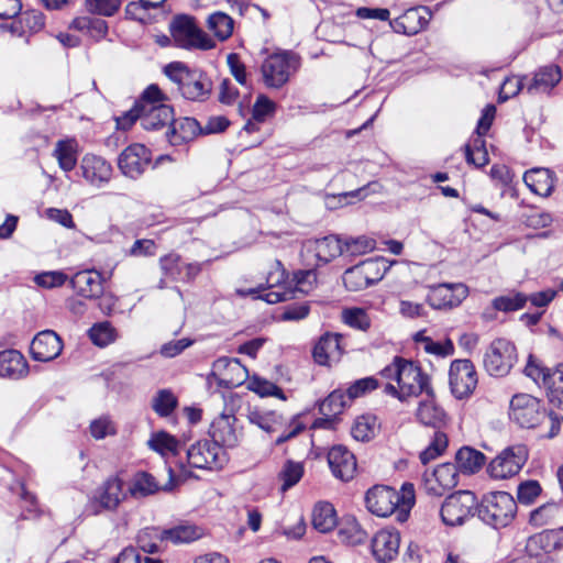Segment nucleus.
I'll list each match as a JSON object with an SVG mask.
<instances>
[{
    "label": "nucleus",
    "mask_w": 563,
    "mask_h": 563,
    "mask_svg": "<svg viewBox=\"0 0 563 563\" xmlns=\"http://www.w3.org/2000/svg\"><path fill=\"white\" fill-rule=\"evenodd\" d=\"M163 73L177 86L178 92L186 100L205 102L212 93L211 78L203 70L190 68L184 62L168 63Z\"/></svg>",
    "instance_id": "nucleus-1"
},
{
    "label": "nucleus",
    "mask_w": 563,
    "mask_h": 563,
    "mask_svg": "<svg viewBox=\"0 0 563 563\" xmlns=\"http://www.w3.org/2000/svg\"><path fill=\"white\" fill-rule=\"evenodd\" d=\"M510 419L521 428L536 429L548 422L550 430L545 434L552 439L560 432V421L548 411L544 404L536 396L521 393L512 396L510 400Z\"/></svg>",
    "instance_id": "nucleus-2"
},
{
    "label": "nucleus",
    "mask_w": 563,
    "mask_h": 563,
    "mask_svg": "<svg viewBox=\"0 0 563 563\" xmlns=\"http://www.w3.org/2000/svg\"><path fill=\"white\" fill-rule=\"evenodd\" d=\"M231 390L228 389V393L222 394L221 397L225 404L224 411L212 421L209 431L212 441L222 449L238 446L243 437L242 427L238 424V419L234 416V411L241 408L242 397L232 394Z\"/></svg>",
    "instance_id": "nucleus-3"
},
{
    "label": "nucleus",
    "mask_w": 563,
    "mask_h": 563,
    "mask_svg": "<svg viewBox=\"0 0 563 563\" xmlns=\"http://www.w3.org/2000/svg\"><path fill=\"white\" fill-rule=\"evenodd\" d=\"M413 503L415 489L410 483L402 485L401 494L393 487L375 485L365 495L366 508L378 517L393 515L400 504L404 507L410 508Z\"/></svg>",
    "instance_id": "nucleus-4"
},
{
    "label": "nucleus",
    "mask_w": 563,
    "mask_h": 563,
    "mask_svg": "<svg viewBox=\"0 0 563 563\" xmlns=\"http://www.w3.org/2000/svg\"><path fill=\"white\" fill-rule=\"evenodd\" d=\"M301 57L290 49H277L262 63L261 73L267 88L280 89L299 70Z\"/></svg>",
    "instance_id": "nucleus-5"
},
{
    "label": "nucleus",
    "mask_w": 563,
    "mask_h": 563,
    "mask_svg": "<svg viewBox=\"0 0 563 563\" xmlns=\"http://www.w3.org/2000/svg\"><path fill=\"white\" fill-rule=\"evenodd\" d=\"M385 393L400 402H409L412 398L422 397L417 409L418 420L435 430L442 429L446 422L445 411L438 406L433 389H384Z\"/></svg>",
    "instance_id": "nucleus-6"
},
{
    "label": "nucleus",
    "mask_w": 563,
    "mask_h": 563,
    "mask_svg": "<svg viewBox=\"0 0 563 563\" xmlns=\"http://www.w3.org/2000/svg\"><path fill=\"white\" fill-rule=\"evenodd\" d=\"M170 34L179 48L209 51L216 46L214 41L197 26L195 18L187 14H177L173 19Z\"/></svg>",
    "instance_id": "nucleus-7"
},
{
    "label": "nucleus",
    "mask_w": 563,
    "mask_h": 563,
    "mask_svg": "<svg viewBox=\"0 0 563 563\" xmlns=\"http://www.w3.org/2000/svg\"><path fill=\"white\" fill-rule=\"evenodd\" d=\"M379 374L388 380L396 382L398 387H430V377L421 366L402 356H394L393 362L386 365ZM385 387L395 386L391 382H387Z\"/></svg>",
    "instance_id": "nucleus-8"
},
{
    "label": "nucleus",
    "mask_w": 563,
    "mask_h": 563,
    "mask_svg": "<svg viewBox=\"0 0 563 563\" xmlns=\"http://www.w3.org/2000/svg\"><path fill=\"white\" fill-rule=\"evenodd\" d=\"M275 264L276 268L266 276V284H261L256 288L239 289L238 294L242 297L253 296L271 305L292 299L294 290L284 287L287 279L286 271L279 261H276Z\"/></svg>",
    "instance_id": "nucleus-9"
},
{
    "label": "nucleus",
    "mask_w": 563,
    "mask_h": 563,
    "mask_svg": "<svg viewBox=\"0 0 563 563\" xmlns=\"http://www.w3.org/2000/svg\"><path fill=\"white\" fill-rule=\"evenodd\" d=\"M493 125V102L485 106L476 129L468 142L463 146L465 161L475 167H483L489 163V154L484 136Z\"/></svg>",
    "instance_id": "nucleus-10"
},
{
    "label": "nucleus",
    "mask_w": 563,
    "mask_h": 563,
    "mask_svg": "<svg viewBox=\"0 0 563 563\" xmlns=\"http://www.w3.org/2000/svg\"><path fill=\"white\" fill-rule=\"evenodd\" d=\"M476 496L470 490H457L449 495L440 509V516L446 526L462 525L476 506Z\"/></svg>",
    "instance_id": "nucleus-11"
},
{
    "label": "nucleus",
    "mask_w": 563,
    "mask_h": 563,
    "mask_svg": "<svg viewBox=\"0 0 563 563\" xmlns=\"http://www.w3.org/2000/svg\"><path fill=\"white\" fill-rule=\"evenodd\" d=\"M188 463L196 468L218 470L227 462V454L212 440H201L187 450Z\"/></svg>",
    "instance_id": "nucleus-12"
},
{
    "label": "nucleus",
    "mask_w": 563,
    "mask_h": 563,
    "mask_svg": "<svg viewBox=\"0 0 563 563\" xmlns=\"http://www.w3.org/2000/svg\"><path fill=\"white\" fill-rule=\"evenodd\" d=\"M124 497L123 481L118 476H111L96 489L89 501L88 510L93 515H98L104 510L113 511Z\"/></svg>",
    "instance_id": "nucleus-13"
},
{
    "label": "nucleus",
    "mask_w": 563,
    "mask_h": 563,
    "mask_svg": "<svg viewBox=\"0 0 563 563\" xmlns=\"http://www.w3.org/2000/svg\"><path fill=\"white\" fill-rule=\"evenodd\" d=\"M151 162V151L143 144L134 143L121 152L118 157V167L125 177L137 179Z\"/></svg>",
    "instance_id": "nucleus-14"
},
{
    "label": "nucleus",
    "mask_w": 563,
    "mask_h": 563,
    "mask_svg": "<svg viewBox=\"0 0 563 563\" xmlns=\"http://www.w3.org/2000/svg\"><path fill=\"white\" fill-rule=\"evenodd\" d=\"M211 262L212 260L183 263L179 255L168 254L161 258L159 264L165 276L175 280L190 283L201 273L202 268Z\"/></svg>",
    "instance_id": "nucleus-15"
},
{
    "label": "nucleus",
    "mask_w": 563,
    "mask_h": 563,
    "mask_svg": "<svg viewBox=\"0 0 563 563\" xmlns=\"http://www.w3.org/2000/svg\"><path fill=\"white\" fill-rule=\"evenodd\" d=\"M62 338L54 330L40 331L30 344V354L34 361L51 362L58 357L63 351Z\"/></svg>",
    "instance_id": "nucleus-16"
},
{
    "label": "nucleus",
    "mask_w": 563,
    "mask_h": 563,
    "mask_svg": "<svg viewBox=\"0 0 563 563\" xmlns=\"http://www.w3.org/2000/svg\"><path fill=\"white\" fill-rule=\"evenodd\" d=\"M467 296V287L464 284L443 283L430 288L427 297L428 303L437 310L459 306Z\"/></svg>",
    "instance_id": "nucleus-17"
},
{
    "label": "nucleus",
    "mask_w": 563,
    "mask_h": 563,
    "mask_svg": "<svg viewBox=\"0 0 563 563\" xmlns=\"http://www.w3.org/2000/svg\"><path fill=\"white\" fill-rule=\"evenodd\" d=\"M460 471L454 463L438 465L431 477H426L424 488L429 495L443 496L446 490L453 489L459 484Z\"/></svg>",
    "instance_id": "nucleus-18"
},
{
    "label": "nucleus",
    "mask_w": 563,
    "mask_h": 563,
    "mask_svg": "<svg viewBox=\"0 0 563 563\" xmlns=\"http://www.w3.org/2000/svg\"><path fill=\"white\" fill-rule=\"evenodd\" d=\"M527 459L528 451L522 444L505 449L495 457V479L515 476L519 473Z\"/></svg>",
    "instance_id": "nucleus-19"
},
{
    "label": "nucleus",
    "mask_w": 563,
    "mask_h": 563,
    "mask_svg": "<svg viewBox=\"0 0 563 563\" xmlns=\"http://www.w3.org/2000/svg\"><path fill=\"white\" fill-rule=\"evenodd\" d=\"M342 334L327 332L312 347V357L318 365L331 366L341 360L344 351L341 345Z\"/></svg>",
    "instance_id": "nucleus-20"
},
{
    "label": "nucleus",
    "mask_w": 563,
    "mask_h": 563,
    "mask_svg": "<svg viewBox=\"0 0 563 563\" xmlns=\"http://www.w3.org/2000/svg\"><path fill=\"white\" fill-rule=\"evenodd\" d=\"M82 177L91 185L101 187L111 179L113 168L103 157L86 154L80 164Z\"/></svg>",
    "instance_id": "nucleus-21"
},
{
    "label": "nucleus",
    "mask_w": 563,
    "mask_h": 563,
    "mask_svg": "<svg viewBox=\"0 0 563 563\" xmlns=\"http://www.w3.org/2000/svg\"><path fill=\"white\" fill-rule=\"evenodd\" d=\"M330 470L336 478L347 482L356 471V460L352 452L343 445H334L328 453Z\"/></svg>",
    "instance_id": "nucleus-22"
},
{
    "label": "nucleus",
    "mask_w": 563,
    "mask_h": 563,
    "mask_svg": "<svg viewBox=\"0 0 563 563\" xmlns=\"http://www.w3.org/2000/svg\"><path fill=\"white\" fill-rule=\"evenodd\" d=\"M368 389H333L327 398L319 404V411L325 417H336L346 406L365 395Z\"/></svg>",
    "instance_id": "nucleus-23"
},
{
    "label": "nucleus",
    "mask_w": 563,
    "mask_h": 563,
    "mask_svg": "<svg viewBox=\"0 0 563 563\" xmlns=\"http://www.w3.org/2000/svg\"><path fill=\"white\" fill-rule=\"evenodd\" d=\"M399 545L398 531L380 530L372 539V553L379 563L390 562L398 555Z\"/></svg>",
    "instance_id": "nucleus-24"
},
{
    "label": "nucleus",
    "mask_w": 563,
    "mask_h": 563,
    "mask_svg": "<svg viewBox=\"0 0 563 563\" xmlns=\"http://www.w3.org/2000/svg\"><path fill=\"white\" fill-rule=\"evenodd\" d=\"M525 373L537 385L542 383L545 387H554L556 384H563V363L558 364L554 368H550L530 355Z\"/></svg>",
    "instance_id": "nucleus-25"
},
{
    "label": "nucleus",
    "mask_w": 563,
    "mask_h": 563,
    "mask_svg": "<svg viewBox=\"0 0 563 563\" xmlns=\"http://www.w3.org/2000/svg\"><path fill=\"white\" fill-rule=\"evenodd\" d=\"M308 250L314 252L318 263L328 264L338 256L343 255V240L338 234H328L322 238L309 240Z\"/></svg>",
    "instance_id": "nucleus-26"
},
{
    "label": "nucleus",
    "mask_w": 563,
    "mask_h": 563,
    "mask_svg": "<svg viewBox=\"0 0 563 563\" xmlns=\"http://www.w3.org/2000/svg\"><path fill=\"white\" fill-rule=\"evenodd\" d=\"M103 277L97 271H81L70 279L77 294L87 299L100 298L103 294Z\"/></svg>",
    "instance_id": "nucleus-27"
},
{
    "label": "nucleus",
    "mask_w": 563,
    "mask_h": 563,
    "mask_svg": "<svg viewBox=\"0 0 563 563\" xmlns=\"http://www.w3.org/2000/svg\"><path fill=\"white\" fill-rule=\"evenodd\" d=\"M201 131L197 119L190 117L175 119L173 117L170 126L166 131V137L172 145L177 146L194 140L201 134Z\"/></svg>",
    "instance_id": "nucleus-28"
},
{
    "label": "nucleus",
    "mask_w": 563,
    "mask_h": 563,
    "mask_svg": "<svg viewBox=\"0 0 563 563\" xmlns=\"http://www.w3.org/2000/svg\"><path fill=\"white\" fill-rule=\"evenodd\" d=\"M523 181L532 192L548 197L554 189L556 177L549 168L534 167L523 174Z\"/></svg>",
    "instance_id": "nucleus-29"
},
{
    "label": "nucleus",
    "mask_w": 563,
    "mask_h": 563,
    "mask_svg": "<svg viewBox=\"0 0 563 563\" xmlns=\"http://www.w3.org/2000/svg\"><path fill=\"white\" fill-rule=\"evenodd\" d=\"M29 372V365L21 352L18 350H4L0 352V377L19 379Z\"/></svg>",
    "instance_id": "nucleus-30"
},
{
    "label": "nucleus",
    "mask_w": 563,
    "mask_h": 563,
    "mask_svg": "<svg viewBox=\"0 0 563 563\" xmlns=\"http://www.w3.org/2000/svg\"><path fill=\"white\" fill-rule=\"evenodd\" d=\"M173 117L174 109L169 104H145V109H142L141 125L144 130L157 131L166 125L170 126Z\"/></svg>",
    "instance_id": "nucleus-31"
},
{
    "label": "nucleus",
    "mask_w": 563,
    "mask_h": 563,
    "mask_svg": "<svg viewBox=\"0 0 563 563\" xmlns=\"http://www.w3.org/2000/svg\"><path fill=\"white\" fill-rule=\"evenodd\" d=\"M562 79V70L556 65L540 67L527 87L529 93H545L555 87Z\"/></svg>",
    "instance_id": "nucleus-32"
},
{
    "label": "nucleus",
    "mask_w": 563,
    "mask_h": 563,
    "mask_svg": "<svg viewBox=\"0 0 563 563\" xmlns=\"http://www.w3.org/2000/svg\"><path fill=\"white\" fill-rule=\"evenodd\" d=\"M477 383V373L470 360H455L451 363L449 371L450 387H476Z\"/></svg>",
    "instance_id": "nucleus-33"
},
{
    "label": "nucleus",
    "mask_w": 563,
    "mask_h": 563,
    "mask_svg": "<svg viewBox=\"0 0 563 563\" xmlns=\"http://www.w3.org/2000/svg\"><path fill=\"white\" fill-rule=\"evenodd\" d=\"M486 460L485 454L472 446H462L455 453V464L464 475L478 473L486 464Z\"/></svg>",
    "instance_id": "nucleus-34"
},
{
    "label": "nucleus",
    "mask_w": 563,
    "mask_h": 563,
    "mask_svg": "<svg viewBox=\"0 0 563 563\" xmlns=\"http://www.w3.org/2000/svg\"><path fill=\"white\" fill-rule=\"evenodd\" d=\"M170 490L172 483L161 487L156 478L145 472H136L131 481L129 492L135 498H143L156 494L158 490Z\"/></svg>",
    "instance_id": "nucleus-35"
},
{
    "label": "nucleus",
    "mask_w": 563,
    "mask_h": 563,
    "mask_svg": "<svg viewBox=\"0 0 563 563\" xmlns=\"http://www.w3.org/2000/svg\"><path fill=\"white\" fill-rule=\"evenodd\" d=\"M517 361L515 345L506 340L495 341V376H504L509 373Z\"/></svg>",
    "instance_id": "nucleus-36"
},
{
    "label": "nucleus",
    "mask_w": 563,
    "mask_h": 563,
    "mask_svg": "<svg viewBox=\"0 0 563 563\" xmlns=\"http://www.w3.org/2000/svg\"><path fill=\"white\" fill-rule=\"evenodd\" d=\"M517 514V503L511 494L495 490V528L507 527Z\"/></svg>",
    "instance_id": "nucleus-37"
},
{
    "label": "nucleus",
    "mask_w": 563,
    "mask_h": 563,
    "mask_svg": "<svg viewBox=\"0 0 563 563\" xmlns=\"http://www.w3.org/2000/svg\"><path fill=\"white\" fill-rule=\"evenodd\" d=\"M338 525L336 512L330 503H318L312 510V526L321 533L331 531Z\"/></svg>",
    "instance_id": "nucleus-38"
},
{
    "label": "nucleus",
    "mask_w": 563,
    "mask_h": 563,
    "mask_svg": "<svg viewBox=\"0 0 563 563\" xmlns=\"http://www.w3.org/2000/svg\"><path fill=\"white\" fill-rule=\"evenodd\" d=\"M338 536L342 542L351 545L361 544L367 538L366 531L362 529L357 520L352 516L343 518L339 525Z\"/></svg>",
    "instance_id": "nucleus-39"
},
{
    "label": "nucleus",
    "mask_w": 563,
    "mask_h": 563,
    "mask_svg": "<svg viewBox=\"0 0 563 563\" xmlns=\"http://www.w3.org/2000/svg\"><path fill=\"white\" fill-rule=\"evenodd\" d=\"M70 26L77 31L86 32L97 41L103 38L108 33L107 21L96 16H78L73 20Z\"/></svg>",
    "instance_id": "nucleus-40"
},
{
    "label": "nucleus",
    "mask_w": 563,
    "mask_h": 563,
    "mask_svg": "<svg viewBox=\"0 0 563 563\" xmlns=\"http://www.w3.org/2000/svg\"><path fill=\"white\" fill-rule=\"evenodd\" d=\"M165 541L163 529L146 527L136 537L137 547L144 553L154 554L161 551V543Z\"/></svg>",
    "instance_id": "nucleus-41"
},
{
    "label": "nucleus",
    "mask_w": 563,
    "mask_h": 563,
    "mask_svg": "<svg viewBox=\"0 0 563 563\" xmlns=\"http://www.w3.org/2000/svg\"><path fill=\"white\" fill-rule=\"evenodd\" d=\"M207 24L208 29L213 32L214 36L220 41L228 40L233 33L234 21L229 14L222 11L210 14Z\"/></svg>",
    "instance_id": "nucleus-42"
},
{
    "label": "nucleus",
    "mask_w": 563,
    "mask_h": 563,
    "mask_svg": "<svg viewBox=\"0 0 563 563\" xmlns=\"http://www.w3.org/2000/svg\"><path fill=\"white\" fill-rule=\"evenodd\" d=\"M360 265L369 287L380 282L390 268V263L384 257L368 258Z\"/></svg>",
    "instance_id": "nucleus-43"
},
{
    "label": "nucleus",
    "mask_w": 563,
    "mask_h": 563,
    "mask_svg": "<svg viewBox=\"0 0 563 563\" xmlns=\"http://www.w3.org/2000/svg\"><path fill=\"white\" fill-rule=\"evenodd\" d=\"M148 446L159 453L162 456L167 454L177 455L179 450V442L169 433L159 431L153 433L147 441Z\"/></svg>",
    "instance_id": "nucleus-44"
},
{
    "label": "nucleus",
    "mask_w": 563,
    "mask_h": 563,
    "mask_svg": "<svg viewBox=\"0 0 563 563\" xmlns=\"http://www.w3.org/2000/svg\"><path fill=\"white\" fill-rule=\"evenodd\" d=\"M165 541L174 544L189 543L200 537L199 529L192 525H178L169 529H163Z\"/></svg>",
    "instance_id": "nucleus-45"
},
{
    "label": "nucleus",
    "mask_w": 563,
    "mask_h": 563,
    "mask_svg": "<svg viewBox=\"0 0 563 563\" xmlns=\"http://www.w3.org/2000/svg\"><path fill=\"white\" fill-rule=\"evenodd\" d=\"M247 419L252 424L257 426L268 434L276 433L282 427V423L274 411L262 412L256 408L249 409Z\"/></svg>",
    "instance_id": "nucleus-46"
},
{
    "label": "nucleus",
    "mask_w": 563,
    "mask_h": 563,
    "mask_svg": "<svg viewBox=\"0 0 563 563\" xmlns=\"http://www.w3.org/2000/svg\"><path fill=\"white\" fill-rule=\"evenodd\" d=\"M88 336L95 345L104 347L115 341L117 330L108 321L98 322L89 329Z\"/></svg>",
    "instance_id": "nucleus-47"
},
{
    "label": "nucleus",
    "mask_w": 563,
    "mask_h": 563,
    "mask_svg": "<svg viewBox=\"0 0 563 563\" xmlns=\"http://www.w3.org/2000/svg\"><path fill=\"white\" fill-rule=\"evenodd\" d=\"M343 255L357 256L371 252L376 246V241L365 235L349 236L343 240Z\"/></svg>",
    "instance_id": "nucleus-48"
},
{
    "label": "nucleus",
    "mask_w": 563,
    "mask_h": 563,
    "mask_svg": "<svg viewBox=\"0 0 563 563\" xmlns=\"http://www.w3.org/2000/svg\"><path fill=\"white\" fill-rule=\"evenodd\" d=\"M448 435L441 429L435 430L430 444L420 453L421 463L428 464L440 456L448 448Z\"/></svg>",
    "instance_id": "nucleus-49"
},
{
    "label": "nucleus",
    "mask_w": 563,
    "mask_h": 563,
    "mask_svg": "<svg viewBox=\"0 0 563 563\" xmlns=\"http://www.w3.org/2000/svg\"><path fill=\"white\" fill-rule=\"evenodd\" d=\"M54 156L58 161L59 167L68 173L71 172L77 164V155L69 142L59 140L54 150Z\"/></svg>",
    "instance_id": "nucleus-50"
},
{
    "label": "nucleus",
    "mask_w": 563,
    "mask_h": 563,
    "mask_svg": "<svg viewBox=\"0 0 563 563\" xmlns=\"http://www.w3.org/2000/svg\"><path fill=\"white\" fill-rule=\"evenodd\" d=\"M528 302V295L511 291L495 298V310L511 312L522 309Z\"/></svg>",
    "instance_id": "nucleus-51"
},
{
    "label": "nucleus",
    "mask_w": 563,
    "mask_h": 563,
    "mask_svg": "<svg viewBox=\"0 0 563 563\" xmlns=\"http://www.w3.org/2000/svg\"><path fill=\"white\" fill-rule=\"evenodd\" d=\"M376 418L362 416L357 418L351 429L352 437L357 441H368L375 435Z\"/></svg>",
    "instance_id": "nucleus-52"
},
{
    "label": "nucleus",
    "mask_w": 563,
    "mask_h": 563,
    "mask_svg": "<svg viewBox=\"0 0 563 563\" xmlns=\"http://www.w3.org/2000/svg\"><path fill=\"white\" fill-rule=\"evenodd\" d=\"M559 510L558 503H545L530 512L529 523L537 528L545 526L555 517Z\"/></svg>",
    "instance_id": "nucleus-53"
},
{
    "label": "nucleus",
    "mask_w": 563,
    "mask_h": 563,
    "mask_svg": "<svg viewBox=\"0 0 563 563\" xmlns=\"http://www.w3.org/2000/svg\"><path fill=\"white\" fill-rule=\"evenodd\" d=\"M342 320L345 324L356 330L366 331L371 327V319L362 308H345L342 311Z\"/></svg>",
    "instance_id": "nucleus-54"
},
{
    "label": "nucleus",
    "mask_w": 563,
    "mask_h": 563,
    "mask_svg": "<svg viewBox=\"0 0 563 563\" xmlns=\"http://www.w3.org/2000/svg\"><path fill=\"white\" fill-rule=\"evenodd\" d=\"M342 278L349 291H360L369 287L360 263L345 269Z\"/></svg>",
    "instance_id": "nucleus-55"
},
{
    "label": "nucleus",
    "mask_w": 563,
    "mask_h": 563,
    "mask_svg": "<svg viewBox=\"0 0 563 563\" xmlns=\"http://www.w3.org/2000/svg\"><path fill=\"white\" fill-rule=\"evenodd\" d=\"M515 173L506 165L495 164V181L503 185L500 195L517 198V189L514 185Z\"/></svg>",
    "instance_id": "nucleus-56"
},
{
    "label": "nucleus",
    "mask_w": 563,
    "mask_h": 563,
    "mask_svg": "<svg viewBox=\"0 0 563 563\" xmlns=\"http://www.w3.org/2000/svg\"><path fill=\"white\" fill-rule=\"evenodd\" d=\"M177 406V398L168 389H161L153 398V409L161 417L169 416Z\"/></svg>",
    "instance_id": "nucleus-57"
},
{
    "label": "nucleus",
    "mask_w": 563,
    "mask_h": 563,
    "mask_svg": "<svg viewBox=\"0 0 563 563\" xmlns=\"http://www.w3.org/2000/svg\"><path fill=\"white\" fill-rule=\"evenodd\" d=\"M121 7V0H86L88 12L101 16L114 15Z\"/></svg>",
    "instance_id": "nucleus-58"
},
{
    "label": "nucleus",
    "mask_w": 563,
    "mask_h": 563,
    "mask_svg": "<svg viewBox=\"0 0 563 563\" xmlns=\"http://www.w3.org/2000/svg\"><path fill=\"white\" fill-rule=\"evenodd\" d=\"M303 474V467L300 463L287 461L282 472L279 473L280 479L284 482L282 489L287 490L288 488L296 485Z\"/></svg>",
    "instance_id": "nucleus-59"
},
{
    "label": "nucleus",
    "mask_w": 563,
    "mask_h": 563,
    "mask_svg": "<svg viewBox=\"0 0 563 563\" xmlns=\"http://www.w3.org/2000/svg\"><path fill=\"white\" fill-rule=\"evenodd\" d=\"M276 104L266 95L257 96L252 109V119L255 122H264L268 115L274 114Z\"/></svg>",
    "instance_id": "nucleus-60"
},
{
    "label": "nucleus",
    "mask_w": 563,
    "mask_h": 563,
    "mask_svg": "<svg viewBox=\"0 0 563 563\" xmlns=\"http://www.w3.org/2000/svg\"><path fill=\"white\" fill-rule=\"evenodd\" d=\"M542 488L537 481H526L517 488V497L519 503L530 505L541 494Z\"/></svg>",
    "instance_id": "nucleus-61"
},
{
    "label": "nucleus",
    "mask_w": 563,
    "mask_h": 563,
    "mask_svg": "<svg viewBox=\"0 0 563 563\" xmlns=\"http://www.w3.org/2000/svg\"><path fill=\"white\" fill-rule=\"evenodd\" d=\"M522 89V81L517 76L505 77L498 91V102L503 103L518 95Z\"/></svg>",
    "instance_id": "nucleus-62"
},
{
    "label": "nucleus",
    "mask_w": 563,
    "mask_h": 563,
    "mask_svg": "<svg viewBox=\"0 0 563 563\" xmlns=\"http://www.w3.org/2000/svg\"><path fill=\"white\" fill-rule=\"evenodd\" d=\"M66 280L67 276L64 273L57 271L43 272L34 277L36 285L44 288L59 287L64 285Z\"/></svg>",
    "instance_id": "nucleus-63"
},
{
    "label": "nucleus",
    "mask_w": 563,
    "mask_h": 563,
    "mask_svg": "<svg viewBox=\"0 0 563 563\" xmlns=\"http://www.w3.org/2000/svg\"><path fill=\"white\" fill-rule=\"evenodd\" d=\"M114 563H163L159 559L142 555L137 549L129 547L120 552Z\"/></svg>",
    "instance_id": "nucleus-64"
}]
</instances>
